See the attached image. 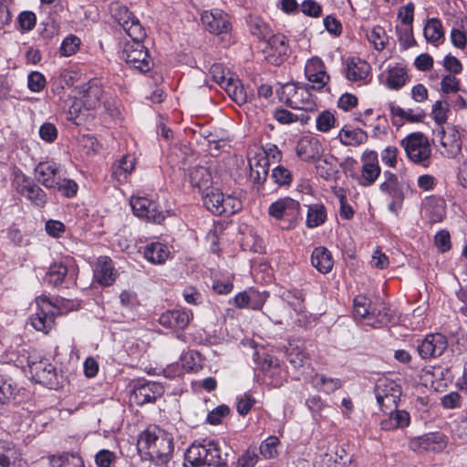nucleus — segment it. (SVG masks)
<instances>
[{"mask_svg": "<svg viewBox=\"0 0 467 467\" xmlns=\"http://www.w3.org/2000/svg\"><path fill=\"white\" fill-rule=\"evenodd\" d=\"M258 367L264 375V381L274 388L280 387L284 382V371L276 358L265 354L259 358Z\"/></svg>", "mask_w": 467, "mask_h": 467, "instance_id": "ddd939ff", "label": "nucleus"}, {"mask_svg": "<svg viewBox=\"0 0 467 467\" xmlns=\"http://www.w3.org/2000/svg\"><path fill=\"white\" fill-rule=\"evenodd\" d=\"M19 192L35 206L44 207L47 203V196L45 191L28 179L23 180Z\"/></svg>", "mask_w": 467, "mask_h": 467, "instance_id": "bb28decb", "label": "nucleus"}, {"mask_svg": "<svg viewBox=\"0 0 467 467\" xmlns=\"http://www.w3.org/2000/svg\"><path fill=\"white\" fill-rule=\"evenodd\" d=\"M362 163L360 174L353 176L362 187L372 186L379 178L381 168L379 165V155L377 151L366 150L360 157Z\"/></svg>", "mask_w": 467, "mask_h": 467, "instance_id": "6e6552de", "label": "nucleus"}, {"mask_svg": "<svg viewBox=\"0 0 467 467\" xmlns=\"http://www.w3.org/2000/svg\"><path fill=\"white\" fill-rule=\"evenodd\" d=\"M395 392H400L401 389L394 380L389 379H380L375 387L376 399H383L384 396L392 395Z\"/></svg>", "mask_w": 467, "mask_h": 467, "instance_id": "a18cd8bd", "label": "nucleus"}, {"mask_svg": "<svg viewBox=\"0 0 467 467\" xmlns=\"http://www.w3.org/2000/svg\"><path fill=\"white\" fill-rule=\"evenodd\" d=\"M384 182L379 185V190L388 194L392 200L403 202L404 192L396 174L390 171L383 172Z\"/></svg>", "mask_w": 467, "mask_h": 467, "instance_id": "cd10ccee", "label": "nucleus"}, {"mask_svg": "<svg viewBox=\"0 0 467 467\" xmlns=\"http://www.w3.org/2000/svg\"><path fill=\"white\" fill-rule=\"evenodd\" d=\"M279 439L275 436H269L260 444V453L265 459H272L277 455V446L279 445Z\"/></svg>", "mask_w": 467, "mask_h": 467, "instance_id": "864d4df0", "label": "nucleus"}, {"mask_svg": "<svg viewBox=\"0 0 467 467\" xmlns=\"http://www.w3.org/2000/svg\"><path fill=\"white\" fill-rule=\"evenodd\" d=\"M164 393L163 386L155 381L138 380L134 383L130 401L138 406L153 403Z\"/></svg>", "mask_w": 467, "mask_h": 467, "instance_id": "9d476101", "label": "nucleus"}, {"mask_svg": "<svg viewBox=\"0 0 467 467\" xmlns=\"http://www.w3.org/2000/svg\"><path fill=\"white\" fill-rule=\"evenodd\" d=\"M222 88H223L228 96L238 105H243L248 100L247 92L238 78H228L227 82Z\"/></svg>", "mask_w": 467, "mask_h": 467, "instance_id": "e433bc0d", "label": "nucleus"}, {"mask_svg": "<svg viewBox=\"0 0 467 467\" xmlns=\"http://www.w3.org/2000/svg\"><path fill=\"white\" fill-rule=\"evenodd\" d=\"M17 386L15 381L3 374H0V404L5 405L14 400L17 394Z\"/></svg>", "mask_w": 467, "mask_h": 467, "instance_id": "37998d69", "label": "nucleus"}, {"mask_svg": "<svg viewBox=\"0 0 467 467\" xmlns=\"http://www.w3.org/2000/svg\"><path fill=\"white\" fill-rule=\"evenodd\" d=\"M449 111V104L447 101L437 100L432 106L431 114L433 119L440 125L447 120V112Z\"/></svg>", "mask_w": 467, "mask_h": 467, "instance_id": "680f3d73", "label": "nucleus"}, {"mask_svg": "<svg viewBox=\"0 0 467 467\" xmlns=\"http://www.w3.org/2000/svg\"><path fill=\"white\" fill-rule=\"evenodd\" d=\"M325 460L327 462H333L328 464V467H347L351 462V458H348L347 452L344 449L337 451L335 457L332 454L327 453Z\"/></svg>", "mask_w": 467, "mask_h": 467, "instance_id": "0e129e2a", "label": "nucleus"}, {"mask_svg": "<svg viewBox=\"0 0 467 467\" xmlns=\"http://www.w3.org/2000/svg\"><path fill=\"white\" fill-rule=\"evenodd\" d=\"M267 53L274 57V63L279 65L283 63L290 55V47L287 37L281 33L271 34L266 39Z\"/></svg>", "mask_w": 467, "mask_h": 467, "instance_id": "412c9836", "label": "nucleus"}, {"mask_svg": "<svg viewBox=\"0 0 467 467\" xmlns=\"http://www.w3.org/2000/svg\"><path fill=\"white\" fill-rule=\"evenodd\" d=\"M408 158L414 163L428 167L431 153L429 140L422 133H412L401 140Z\"/></svg>", "mask_w": 467, "mask_h": 467, "instance_id": "20e7f679", "label": "nucleus"}, {"mask_svg": "<svg viewBox=\"0 0 467 467\" xmlns=\"http://www.w3.org/2000/svg\"><path fill=\"white\" fill-rule=\"evenodd\" d=\"M442 441V436L437 433H429L410 441V447L413 451H435L436 445Z\"/></svg>", "mask_w": 467, "mask_h": 467, "instance_id": "ea45409f", "label": "nucleus"}, {"mask_svg": "<svg viewBox=\"0 0 467 467\" xmlns=\"http://www.w3.org/2000/svg\"><path fill=\"white\" fill-rule=\"evenodd\" d=\"M0 467H26L20 449L14 442L0 440Z\"/></svg>", "mask_w": 467, "mask_h": 467, "instance_id": "4be33fe9", "label": "nucleus"}, {"mask_svg": "<svg viewBox=\"0 0 467 467\" xmlns=\"http://www.w3.org/2000/svg\"><path fill=\"white\" fill-rule=\"evenodd\" d=\"M409 80L407 71L402 67H394L389 69L387 86L390 89L401 88Z\"/></svg>", "mask_w": 467, "mask_h": 467, "instance_id": "c03bdc74", "label": "nucleus"}, {"mask_svg": "<svg viewBox=\"0 0 467 467\" xmlns=\"http://www.w3.org/2000/svg\"><path fill=\"white\" fill-rule=\"evenodd\" d=\"M353 307L356 318L368 319V321L375 319L380 324H387L392 319L390 315L387 312L382 313L380 310L376 315L375 309H371L369 300L363 296L355 297Z\"/></svg>", "mask_w": 467, "mask_h": 467, "instance_id": "a211bd4d", "label": "nucleus"}, {"mask_svg": "<svg viewBox=\"0 0 467 467\" xmlns=\"http://www.w3.org/2000/svg\"><path fill=\"white\" fill-rule=\"evenodd\" d=\"M18 25L22 32L32 30L36 23V16L31 11H23L17 17Z\"/></svg>", "mask_w": 467, "mask_h": 467, "instance_id": "e2e57ef3", "label": "nucleus"}, {"mask_svg": "<svg viewBox=\"0 0 467 467\" xmlns=\"http://www.w3.org/2000/svg\"><path fill=\"white\" fill-rule=\"evenodd\" d=\"M370 72V66L360 58H351L347 63V78L350 81H365Z\"/></svg>", "mask_w": 467, "mask_h": 467, "instance_id": "2f4dec72", "label": "nucleus"}, {"mask_svg": "<svg viewBox=\"0 0 467 467\" xmlns=\"http://www.w3.org/2000/svg\"><path fill=\"white\" fill-rule=\"evenodd\" d=\"M389 415L388 419L382 420L380 428L385 431H393L399 428H405L409 426L410 421V414L406 410H400L395 409L388 412Z\"/></svg>", "mask_w": 467, "mask_h": 467, "instance_id": "f704fd0d", "label": "nucleus"}, {"mask_svg": "<svg viewBox=\"0 0 467 467\" xmlns=\"http://www.w3.org/2000/svg\"><path fill=\"white\" fill-rule=\"evenodd\" d=\"M367 38L377 50H383L389 40L385 29L380 26H374L370 32L367 34Z\"/></svg>", "mask_w": 467, "mask_h": 467, "instance_id": "8fccbe9b", "label": "nucleus"}, {"mask_svg": "<svg viewBox=\"0 0 467 467\" xmlns=\"http://www.w3.org/2000/svg\"><path fill=\"white\" fill-rule=\"evenodd\" d=\"M250 179L257 184H262L265 182L268 171L269 163L266 157H256L250 159Z\"/></svg>", "mask_w": 467, "mask_h": 467, "instance_id": "72a5a7b5", "label": "nucleus"}, {"mask_svg": "<svg viewBox=\"0 0 467 467\" xmlns=\"http://www.w3.org/2000/svg\"><path fill=\"white\" fill-rule=\"evenodd\" d=\"M336 123V118L329 110L319 113L316 119L317 130L321 132H328Z\"/></svg>", "mask_w": 467, "mask_h": 467, "instance_id": "5fc2aeb1", "label": "nucleus"}, {"mask_svg": "<svg viewBox=\"0 0 467 467\" xmlns=\"http://www.w3.org/2000/svg\"><path fill=\"white\" fill-rule=\"evenodd\" d=\"M322 145L320 141L310 136L301 138L296 145V154L304 161H311L320 157Z\"/></svg>", "mask_w": 467, "mask_h": 467, "instance_id": "393cba45", "label": "nucleus"}, {"mask_svg": "<svg viewBox=\"0 0 467 467\" xmlns=\"http://www.w3.org/2000/svg\"><path fill=\"white\" fill-rule=\"evenodd\" d=\"M312 383L318 390L332 393L342 387L339 379L327 377L323 374H316L312 377Z\"/></svg>", "mask_w": 467, "mask_h": 467, "instance_id": "79ce46f5", "label": "nucleus"}, {"mask_svg": "<svg viewBox=\"0 0 467 467\" xmlns=\"http://www.w3.org/2000/svg\"><path fill=\"white\" fill-rule=\"evenodd\" d=\"M117 455L109 450H100L95 456V462L98 467H111L116 462Z\"/></svg>", "mask_w": 467, "mask_h": 467, "instance_id": "338daca9", "label": "nucleus"}, {"mask_svg": "<svg viewBox=\"0 0 467 467\" xmlns=\"http://www.w3.org/2000/svg\"><path fill=\"white\" fill-rule=\"evenodd\" d=\"M116 277L117 271L112 260L108 256L99 257L94 270L96 281L104 286H109L115 282Z\"/></svg>", "mask_w": 467, "mask_h": 467, "instance_id": "b1692460", "label": "nucleus"}, {"mask_svg": "<svg viewBox=\"0 0 467 467\" xmlns=\"http://www.w3.org/2000/svg\"><path fill=\"white\" fill-rule=\"evenodd\" d=\"M447 348L448 340L443 334L431 333L425 336L417 349L423 359H429L441 356Z\"/></svg>", "mask_w": 467, "mask_h": 467, "instance_id": "f8f14e48", "label": "nucleus"}, {"mask_svg": "<svg viewBox=\"0 0 467 467\" xmlns=\"http://www.w3.org/2000/svg\"><path fill=\"white\" fill-rule=\"evenodd\" d=\"M233 450L222 448L215 441L193 442L185 451L184 467H228L227 458Z\"/></svg>", "mask_w": 467, "mask_h": 467, "instance_id": "f257e3e1", "label": "nucleus"}, {"mask_svg": "<svg viewBox=\"0 0 467 467\" xmlns=\"http://www.w3.org/2000/svg\"><path fill=\"white\" fill-rule=\"evenodd\" d=\"M249 29L251 34L255 36L260 41H266L273 33L270 26L258 17L250 20Z\"/></svg>", "mask_w": 467, "mask_h": 467, "instance_id": "de8ad7c7", "label": "nucleus"}, {"mask_svg": "<svg viewBox=\"0 0 467 467\" xmlns=\"http://www.w3.org/2000/svg\"><path fill=\"white\" fill-rule=\"evenodd\" d=\"M282 299L286 302L296 313H302L305 310L304 296L299 290H288L284 292Z\"/></svg>", "mask_w": 467, "mask_h": 467, "instance_id": "3c124183", "label": "nucleus"}, {"mask_svg": "<svg viewBox=\"0 0 467 467\" xmlns=\"http://www.w3.org/2000/svg\"><path fill=\"white\" fill-rule=\"evenodd\" d=\"M53 189H57L67 198H72L77 195L78 185L74 180L60 177Z\"/></svg>", "mask_w": 467, "mask_h": 467, "instance_id": "603ef678", "label": "nucleus"}, {"mask_svg": "<svg viewBox=\"0 0 467 467\" xmlns=\"http://www.w3.org/2000/svg\"><path fill=\"white\" fill-rule=\"evenodd\" d=\"M305 75L311 83L310 88L318 91L322 90L330 79L324 62L317 57L307 60L305 67Z\"/></svg>", "mask_w": 467, "mask_h": 467, "instance_id": "2eb2a0df", "label": "nucleus"}, {"mask_svg": "<svg viewBox=\"0 0 467 467\" xmlns=\"http://www.w3.org/2000/svg\"><path fill=\"white\" fill-rule=\"evenodd\" d=\"M103 90L97 82H89L83 90V103L88 109H96L101 100Z\"/></svg>", "mask_w": 467, "mask_h": 467, "instance_id": "58836bf2", "label": "nucleus"}, {"mask_svg": "<svg viewBox=\"0 0 467 467\" xmlns=\"http://www.w3.org/2000/svg\"><path fill=\"white\" fill-rule=\"evenodd\" d=\"M192 318V312L185 309H174L161 315L160 324L171 329H184Z\"/></svg>", "mask_w": 467, "mask_h": 467, "instance_id": "5701e85b", "label": "nucleus"}, {"mask_svg": "<svg viewBox=\"0 0 467 467\" xmlns=\"http://www.w3.org/2000/svg\"><path fill=\"white\" fill-rule=\"evenodd\" d=\"M292 109H297L304 111L317 110V98L310 92V87L301 85L296 99H294Z\"/></svg>", "mask_w": 467, "mask_h": 467, "instance_id": "c9c22d12", "label": "nucleus"}, {"mask_svg": "<svg viewBox=\"0 0 467 467\" xmlns=\"http://www.w3.org/2000/svg\"><path fill=\"white\" fill-rule=\"evenodd\" d=\"M130 203L134 215L147 222L161 223L165 219L159 205L146 197L132 196Z\"/></svg>", "mask_w": 467, "mask_h": 467, "instance_id": "9b49d317", "label": "nucleus"}, {"mask_svg": "<svg viewBox=\"0 0 467 467\" xmlns=\"http://www.w3.org/2000/svg\"><path fill=\"white\" fill-rule=\"evenodd\" d=\"M441 90L442 93H457L461 90L460 80L452 74L444 76L441 82Z\"/></svg>", "mask_w": 467, "mask_h": 467, "instance_id": "69168bd1", "label": "nucleus"}, {"mask_svg": "<svg viewBox=\"0 0 467 467\" xmlns=\"http://www.w3.org/2000/svg\"><path fill=\"white\" fill-rule=\"evenodd\" d=\"M268 213L285 223V228H294L300 219V203L290 197L280 198L269 205Z\"/></svg>", "mask_w": 467, "mask_h": 467, "instance_id": "39448f33", "label": "nucleus"}, {"mask_svg": "<svg viewBox=\"0 0 467 467\" xmlns=\"http://www.w3.org/2000/svg\"><path fill=\"white\" fill-rule=\"evenodd\" d=\"M76 265L72 258L56 261L50 265L44 277V282L54 287L62 286L73 279Z\"/></svg>", "mask_w": 467, "mask_h": 467, "instance_id": "1a4fd4ad", "label": "nucleus"}, {"mask_svg": "<svg viewBox=\"0 0 467 467\" xmlns=\"http://www.w3.org/2000/svg\"><path fill=\"white\" fill-rule=\"evenodd\" d=\"M204 206L215 215L230 216L242 208L241 201L232 195L224 196L218 189L212 188L202 194Z\"/></svg>", "mask_w": 467, "mask_h": 467, "instance_id": "7ed1b4c3", "label": "nucleus"}, {"mask_svg": "<svg viewBox=\"0 0 467 467\" xmlns=\"http://www.w3.org/2000/svg\"><path fill=\"white\" fill-rule=\"evenodd\" d=\"M271 178L278 186H287L292 182L291 172L280 165L273 169Z\"/></svg>", "mask_w": 467, "mask_h": 467, "instance_id": "6e6d98bb", "label": "nucleus"}, {"mask_svg": "<svg viewBox=\"0 0 467 467\" xmlns=\"http://www.w3.org/2000/svg\"><path fill=\"white\" fill-rule=\"evenodd\" d=\"M46 86L44 75L38 71H33L28 75L27 87L33 92L41 91Z\"/></svg>", "mask_w": 467, "mask_h": 467, "instance_id": "774afa93", "label": "nucleus"}, {"mask_svg": "<svg viewBox=\"0 0 467 467\" xmlns=\"http://www.w3.org/2000/svg\"><path fill=\"white\" fill-rule=\"evenodd\" d=\"M400 392H395L392 395L384 396L383 399H377V402L385 414L398 408V401L400 400Z\"/></svg>", "mask_w": 467, "mask_h": 467, "instance_id": "bf43d9fd", "label": "nucleus"}, {"mask_svg": "<svg viewBox=\"0 0 467 467\" xmlns=\"http://www.w3.org/2000/svg\"><path fill=\"white\" fill-rule=\"evenodd\" d=\"M80 39L76 36H67L60 47V54L63 57H70L74 55L80 45Z\"/></svg>", "mask_w": 467, "mask_h": 467, "instance_id": "13d9d810", "label": "nucleus"}, {"mask_svg": "<svg viewBox=\"0 0 467 467\" xmlns=\"http://www.w3.org/2000/svg\"><path fill=\"white\" fill-rule=\"evenodd\" d=\"M316 169L317 173L326 181H337L339 178L338 160L334 155L318 158Z\"/></svg>", "mask_w": 467, "mask_h": 467, "instance_id": "a878e982", "label": "nucleus"}, {"mask_svg": "<svg viewBox=\"0 0 467 467\" xmlns=\"http://www.w3.org/2000/svg\"><path fill=\"white\" fill-rule=\"evenodd\" d=\"M36 304L37 309L30 318L31 325L37 331L47 334L55 324V317L58 313V308L46 296L36 297Z\"/></svg>", "mask_w": 467, "mask_h": 467, "instance_id": "0eeeda50", "label": "nucleus"}, {"mask_svg": "<svg viewBox=\"0 0 467 467\" xmlns=\"http://www.w3.org/2000/svg\"><path fill=\"white\" fill-rule=\"evenodd\" d=\"M327 220V209L322 203H314L308 206L306 224L308 228H315L323 224Z\"/></svg>", "mask_w": 467, "mask_h": 467, "instance_id": "a19ab883", "label": "nucleus"}, {"mask_svg": "<svg viewBox=\"0 0 467 467\" xmlns=\"http://www.w3.org/2000/svg\"><path fill=\"white\" fill-rule=\"evenodd\" d=\"M117 16L119 24L131 38L130 42H143L147 35L139 18L125 6L119 8Z\"/></svg>", "mask_w": 467, "mask_h": 467, "instance_id": "4468645a", "label": "nucleus"}, {"mask_svg": "<svg viewBox=\"0 0 467 467\" xmlns=\"http://www.w3.org/2000/svg\"><path fill=\"white\" fill-rule=\"evenodd\" d=\"M441 145L444 148L445 155L449 158H454L462 150V140L460 132L454 126L448 127L445 130L443 128L436 133Z\"/></svg>", "mask_w": 467, "mask_h": 467, "instance_id": "aec40b11", "label": "nucleus"}, {"mask_svg": "<svg viewBox=\"0 0 467 467\" xmlns=\"http://www.w3.org/2000/svg\"><path fill=\"white\" fill-rule=\"evenodd\" d=\"M135 165V158L132 155H123L119 160L113 163L111 167V175L118 182H122L133 171Z\"/></svg>", "mask_w": 467, "mask_h": 467, "instance_id": "473e14b6", "label": "nucleus"}, {"mask_svg": "<svg viewBox=\"0 0 467 467\" xmlns=\"http://www.w3.org/2000/svg\"><path fill=\"white\" fill-rule=\"evenodd\" d=\"M190 182L201 194L212 189L213 178L210 171L203 166H196L190 171Z\"/></svg>", "mask_w": 467, "mask_h": 467, "instance_id": "c85d7f7f", "label": "nucleus"}, {"mask_svg": "<svg viewBox=\"0 0 467 467\" xmlns=\"http://www.w3.org/2000/svg\"><path fill=\"white\" fill-rule=\"evenodd\" d=\"M28 365L30 373L38 382L49 386V388H55L58 385L56 367L47 358L29 361Z\"/></svg>", "mask_w": 467, "mask_h": 467, "instance_id": "dca6fc26", "label": "nucleus"}, {"mask_svg": "<svg viewBox=\"0 0 467 467\" xmlns=\"http://www.w3.org/2000/svg\"><path fill=\"white\" fill-rule=\"evenodd\" d=\"M36 180L47 189H52L57 184L60 175V166L54 161L39 162L35 168Z\"/></svg>", "mask_w": 467, "mask_h": 467, "instance_id": "6ab92c4d", "label": "nucleus"}, {"mask_svg": "<svg viewBox=\"0 0 467 467\" xmlns=\"http://www.w3.org/2000/svg\"><path fill=\"white\" fill-rule=\"evenodd\" d=\"M338 139L344 145L358 146L368 140V134L361 129L349 130L344 127L338 133Z\"/></svg>", "mask_w": 467, "mask_h": 467, "instance_id": "4c0bfd02", "label": "nucleus"}, {"mask_svg": "<svg viewBox=\"0 0 467 467\" xmlns=\"http://www.w3.org/2000/svg\"><path fill=\"white\" fill-rule=\"evenodd\" d=\"M255 404V399L250 393H244L236 399V410L241 416L247 415L253 406Z\"/></svg>", "mask_w": 467, "mask_h": 467, "instance_id": "4d7b16f0", "label": "nucleus"}, {"mask_svg": "<svg viewBox=\"0 0 467 467\" xmlns=\"http://www.w3.org/2000/svg\"><path fill=\"white\" fill-rule=\"evenodd\" d=\"M201 20L204 27L215 35L227 33L232 28L228 15L221 9L204 11Z\"/></svg>", "mask_w": 467, "mask_h": 467, "instance_id": "f3484780", "label": "nucleus"}, {"mask_svg": "<svg viewBox=\"0 0 467 467\" xmlns=\"http://www.w3.org/2000/svg\"><path fill=\"white\" fill-rule=\"evenodd\" d=\"M311 264L320 273H329L334 265L330 251L324 246L316 247L311 254Z\"/></svg>", "mask_w": 467, "mask_h": 467, "instance_id": "7c9ffc66", "label": "nucleus"}, {"mask_svg": "<svg viewBox=\"0 0 467 467\" xmlns=\"http://www.w3.org/2000/svg\"><path fill=\"white\" fill-rule=\"evenodd\" d=\"M258 453L255 449L248 448L237 459L235 467H254L258 462Z\"/></svg>", "mask_w": 467, "mask_h": 467, "instance_id": "052dcab7", "label": "nucleus"}, {"mask_svg": "<svg viewBox=\"0 0 467 467\" xmlns=\"http://www.w3.org/2000/svg\"><path fill=\"white\" fill-rule=\"evenodd\" d=\"M138 446L146 451L158 466H164L171 461L174 449L172 435L159 428L144 431L139 437Z\"/></svg>", "mask_w": 467, "mask_h": 467, "instance_id": "f03ea898", "label": "nucleus"}, {"mask_svg": "<svg viewBox=\"0 0 467 467\" xmlns=\"http://www.w3.org/2000/svg\"><path fill=\"white\" fill-rule=\"evenodd\" d=\"M122 56L130 67L142 73L149 72L154 66L153 59L142 42L125 43Z\"/></svg>", "mask_w": 467, "mask_h": 467, "instance_id": "423d86ee", "label": "nucleus"}, {"mask_svg": "<svg viewBox=\"0 0 467 467\" xmlns=\"http://www.w3.org/2000/svg\"><path fill=\"white\" fill-rule=\"evenodd\" d=\"M51 464V467H84L82 458L73 453H64L53 457Z\"/></svg>", "mask_w": 467, "mask_h": 467, "instance_id": "49530a36", "label": "nucleus"}, {"mask_svg": "<svg viewBox=\"0 0 467 467\" xmlns=\"http://www.w3.org/2000/svg\"><path fill=\"white\" fill-rule=\"evenodd\" d=\"M143 254L151 264L162 265L170 257L171 252L166 244L153 242L144 247Z\"/></svg>", "mask_w": 467, "mask_h": 467, "instance_id": "c756f323", "label": "nucleus"}, {"mask_svg": "<svg viewBox=\"0 0 467 467\" xmlns=\"http://www.w3.org/2000/svg\"><path fill=\"white\" fill-rule=\"evenodd\" d=\"M424 36L428 42L435 43L443 37L442 26L439 19L431 18L428 20L424 26Z\"/></svg>", "mask_w": 467, "mask_h": 467, "instance_id": "09e8293b", "label": "nucleus"}]
</instances>
